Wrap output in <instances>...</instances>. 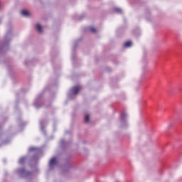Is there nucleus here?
Segmentation results:
<instances>
[{"label":"nucleus","instance_id":"6","mask_svg":"<svg viewBox=\"0 0 182 182\" xmlns=\"http://www.w3.org/2000/svg\"><path fill=\"white\" fill-rule=\"evenodd\" d=\"M46 120H41L40 121V127H41V131L42 132V133H43V134H46V132H45V128L43 127V126H45V124H46Z\"/></svg>","mask_w":182,"mask_h":182},{"label":"nucleus","instance_id":"9","mask_svg":"<svg viewBox=\"0 0 182 182\" xmlns=\"http://www.w3.org/2000/svg\"><path fill=\"white\" fill-rule=\"evenodd\" d=\"M36 28L38 33H42V26H41V24L39 23L36 24Z\"/></svg>","mask_w":182,"mask_h":182},{"label":"nucleus","instance_id":"1","mask_svg":"<svg viewBox=\"0 0 182 182\" xmlns=\"http://www.w3.org/2000/svg\"><path fill=\"white\" fill-rule=\"evenodd\" d=\"M80 90V87L79 86H75L73 87L68 94V99H73L76 95L79 93V91Z\"/></svg>","mask_w":182,"mask_h":182},{"label":"nucleus","instance_id":"4","mask_svg":"<svg viewBox=\"0 0 182 182\" xmlns=\"http://www.w3.org/2000/svg\"><path fill=\"white\" fill-rule=\"evenodd\" d=\"M58 165V158L53 157L49 162V168L52 170L55 167V166Z\"/></svg>","mask_w":182,"mask_h":182},{"label":"nucleus","instance_id":"15","mask_svg":"<svg viewBox=\"0 0 182 182\" xmlns=\"http://www.w3.org/2000/svg\"><path fill=\"white\" fill-rule=\"evenodd\" d=\"M60 144L61 146H65V140L61 139V141H60Z\"/></svg>","mask_w":182,"mask_h":182},{"label":"nucleus","instance_id":"10","mask_svg":"<svg viewBox=\"0 0 182 182\" xmlns=\"http://www.w3.org/2000/svg\"><path fill=\"white\" fill-rule=\"evenodd\" d=\"M21 14L23 16H29V13L26 10H22Z\"/></svg>","mask_w":182,"mask_h":182},{"label":"nucleus","instance_id":"11","mask_svg":"<svg viewBox=\"0 0 182 182\" xmlns=\"http://www.w3.org/2000/svg\"><path fill=\"white\" fill-rule=\"evenodd\" d=\"M132 46V41H127L124 44V48H130Z\"/></svg>","mask_w":182,"mask_h":182},{"label":"nucleus","instance_id":"8","mask_svg":"<svg viewBox=\"0 0 182 182\" xmlns=\"http://www.w3.org/2000/svg\"><path fill=\"white\" fill-rule=\"evenodd\" d=\"M114 12H116V14H122L123 12V10L119 7H114L113 9Z\"/></svg>","mask_w":182,"mask_h":182},{"label":"nucleus","instance_id":"12","mask_svg":"<svg viewBox=\"0 0 182 182\" xmlns=\"http://www.w3.org/2000/svg\"><path fill=\"white\" fill-rule=\"evenodd\" d=\"M25 160H26V157L20 158V159L18 161L19 164H23V163H25Z\"/></svg>","mask_w":182,"mask_h":182},{"label":"nucleus","instance_id":"17","mask_svg":"<svg viewBox=\"0 0 182 182\" xmlns=\"http://www.w3.org/2000/svg\"><path fill=\"white\" fill-rule=\"evenodd\" d=\"M179 90H181V89L179 88Z\"/></svg>","mask_w":182,"mask_h":182},{"label":"nucleus","instance_id":"3","mask_svg":"<svg viewBox=\"0 0 182 182\" xmlns=\"http://www.w3.org/2000/svg\"><path fill=\"white\" fill-rule=\"evenodd\" d=\"M17 173L19 174L21 177H23L24 178H28V177H31V176H32V173L31 172L27 171L23 168L17 170Z\"/></svg>","mask_w":182,"mask_h":182},{"label":"nucleus","instance_id":"16","mask_svg":"<svg viewBox=\"0 0 182 182\" xmlns=\"http://www.w3.org/2000/svg\"><path fill=\"white\" fill-rule=\"evenodd\" d=\"M2 8V4L0 3V9Z\"/></svg>","mask_w":182,"mask_h":182},{"label":"nucleus","instance_id":"7","mask_svg":"<svg viewBox=\"0 0 182 182\" xmlns=\"http://www.w3.org/2000/svg\"><path fill=\"white\" fill-rule=\"evenodd\" d=\"M126 119H127V114L126 112H122L121 114V122H122V123H124V122H126Z\"/></svg>","mask_w":182,"mask_h":182},{"label":"nucleus","instance_id":"14","mask_svg":"<svg viewBox=\"0 0 182 182\" xmlns=\"http://www.w3.org/2000/svg\"><path fill=\"white\" fill-rule=\"evenodd\" d=\"M90 32H92V33H96V28L95 27H90Z\"/></svg>","mask_w":182,"mask_h":182},{"label":"nucleus","instance_id":"13","mask_svg":"<svg viewBox=\"0 0 182 182\" xmlns=\"http://www.w3.org/2000/svg\"><path fill=\"white\" fill-rule=\"evenodd\" d=\"M84 120L85 123H89V120H90L89 114L85 115Z\"/></svg>","mask_w":182,"mask_h":182},{"label":"nucleus","instance_id":"2","mask_svg":"<svg viewBox=\"0 0 182 182\" xmlns=\"http://www.w3.org/2000/svg\"><path fill=\"white\" fill-rule=\"evenodd\" d=\"M28 151H33V153H36V154L34 156H33L31 161H34V162L38 161V154H39V153H41V149L40 148H36V147L32 146L28 149Z\"/></svg>","mask_w":182,"mask_h":182},{"label":"nucleus","instance_id":"5","mask_svg":"<svg viewBox=\"0 0 182 182\" xmlns=\"http://www.w3.org/2000/svg\"><path fill=\"white\" fill-rule=\"evenodd\" d=\"M13 36L12 31H8L5 36L4 41L6 43L11 41V38Z\"/></svg>","mask_w":182,"mask_h":182}]
</instances>
